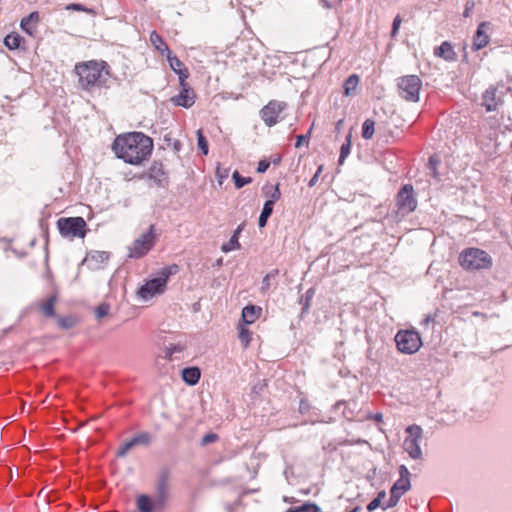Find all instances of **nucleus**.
Masks as SVG:
<instances>
[{
	"instance_id": "1",
	"label": "nucleus",
	"mask_w": 512,
	"mask_h": 512,
	"mask_svg": "<svg viewBox=\"0 0 512 512\" xmlns=\"http://www.w3.org/2000/svg\"><path fill=\"white\" fill-rule=\"evenodd\" d=\"M112 151L125 163L139 166L150 158L153 140L142 132L123 133L115 137Z\"/></svg>"
},
{
	"instance_id": "2",
	"label": "nucleus",
	"mask_w": 512,
	"mask_h": 512,
	"mask_svg": "<svg viewBox=\"0 0 512 512\" xmlns=\"http://www.w3.org/2000/svg\"><path fill=\"white\" fill-rule=\"evenodd\" d=\"M178 270L179 267L176 264L165 266L158 272L157 277L147 280L138 289L137 296L143 301H148L155 296L163 294L166 290L169 277L176 274Z\"/></svg>"
},
{
	"instance_id": "3",
	"label": "nucleus",
	"mask_w": 512,
	"mask_h": 512,
	"mask_svg": "<svg viewBox=\"0 0 512 512\" xmlns=\"http://www.w3.org/2000/svg\"><path fill=\"white\" fill-rule=\"evenodd\" d=\"M104 61H84L75 65V72L79 77V84L83 89L89 90L101 83L106 68Z\"/></svg>"
},
{
	"instance_id": "4",
	"label": "nucleus",
	"mask_w": 512,
	"mask_h": 512,
	"mask_svg": "<svg viewBox=\"0 0 512 512\" xmlns=\"http://www.w3.org/2000/svg\"><path fill=\"white\" fill-rule=\"evenodd\" d=\"M458 262L464 270L470 272L489 270L493 266V258L486 251L474 247L462 250Z\"/></svg>"
},
{
	"instance_id": "5",
	"label": "nucleus",
	"mask_w": 512,
	"mask_h": 512,
	"mask_svg": "<svg viewBox=\"0 0 512 512\" xmlns=\"http://www.w3.org/2000/svg\"><path fill=\"white\" fill-rule=\"evenodd\" d=\"M399 479L390 489V498L386 504L382 506L383 510L395 507L400 498L411 489V473L405 465L398 468Z\"/></svg>"
},
{
	"instance_id": "6",
	"label": "nucleus",
	"mask_w": 512,
	"mask_h": 512,
	"mask_svg": "<svg viewBox=\"0 0 512 512\" xmlns=\"http://www.w3.org/2000/svg\"><path fill=\"white\" fill-rule=\"evenodd\" d=\"M57 228L62 237L68 239L84 238L87 224L82 217H61L57 220Z\"/></svg>"
},
{
	"instance_id": "7",
	"label": "nucleus",
	"mask_w": 512,
	"mask_h": 512,
	"mask_svg": "<svg viewBox=\"0 0 512 512\" xmlns=\"http://www.w3.org/2000/svg\"><path fill=\"white\" fill-rule=\"evenodd\" d=\"M397 349L403 354H414L422 346L420 334L413 329L399 330L395 335Z\"/></svg>"
},
{
	"instance_id": "8",
	"label": "nucleus",
	"mask_w": 512,
	"mask_h": 512,
	"mask_svg": "<svg viewBox=\"0 0 512 512\" xmlns=\"http://www.w3.org/2000/svg\"><path fill=\"white\" fill-rule=\"evenodd\" d=\"M156 233L154 225H151L147 232L141 234L128 247V257L139 259L145 256L154 246Z\"/></svg>"
},
{
	"instance_id": "9",
	"label": "nucleus",
	"mask_w": 512,
	"mask_h": 512,
	"mask_svg": "<svg viewBox=\"0 0 512 512\" xmlns=\"http://www.w3.org/2000/svg\"><path fill=\"white\" fill-rule=\"evenodd\" d=\"M399 95L406 101L417 102L422 87V81L417 75H406L398 79Z\"/></svg>"
},
{
	"instance_id": "10",
	"label": "nucleus",
	"mask_w": 512,
	"mask_h": 512,
	"mask_svg": "<svg viewBox=\"0 0 512 512\" xmlns=\"http://www.w3.org/2000/svg\"><path fill=\"white\" fill-rule=\"evenodd\" d=\"M407 437L403 442L404 450L413 459H419L422 456V451L419 441L422 438V428L418 425H410L406 428Z\"/></svg>"
},
{
	"instance_id": "11",
	"label": "nucleus",
	"mask_w": 512,
	"mask_h": 512,
	"mask_svg": "<svg viewBox=\"0 0 512 512\" xmlns=\"http://www.w3.org/2000/svg\"><path fill=\"white\" fill-rule=\"evenodd\" d=\"M171 477L168 470H162L156 482L155 507L164 508L170 498Z\"/></svg>"
},
{
	"instance_id": "12",
	"label": "nucleus",
	"mask_w": 512,
	"mask_h": 512,
	"mask_svg": "<svg viewBox=\"0 0 512 512\" xmlns=\"http://www.w3.org/2000/svg\"><path fill=\"white\" fill-rule=\"evenodd\" d=\"M285 108V102L271 100L260 110V117L268 127H272L278 123L279 116Z\"/></svg>"
},
{
	"instance_id": "13",
	"label": "nucleus",
	"mask_w": 512,
	"mask_h": 512,
	"mask_svg": "<svg viewBox=\"0 0 512 512\" xmlns=\"http://www.w3.org/2000/svg\"><path fill=\"white\" fill-rule=\"evenodd\" d=\"M503 91L498 86H490L482 95V106L487 112L496 111L503 104Z\"/></svg>"
},
{
	"instance_id": "14",
	"label": "nucleus",
	"mask_w": 512,
	"mask_h": 512,
	"mask_svg": "<svg viewBox=\"0 0 512 512\" xmlns=\"http://www.w3.org/2000/svg\"><path fill=\"white\" fill-rule=\"evenodd\" d=\"M397 206L399 210L407 213L413 212L417 207V200L414 197V189L410 184H406L397 194Z\"/></svg>"
},
{
	"instance_id": "15",
	"label": "nucleus",
	"mask_w": 512,
	"mask_h": 512,
	"mask_svg": "<svg viewBox=\"0 0 512 512\" xmlns=\"http://www.w3.org/2000/svg\"><path fill=\"white\" fill-rule=\"evenodd\" d=\"M180 85V92L176 96L172 97V102L176 106H181L184 108H190L195 103V92L190 87V85L186 81L179 82Z\"/></svg>"
},
{
	"instance_id": "16",
	"label": "nucleus",
	"mask_w": 512,
	"mask_h": 512,
	"mask_svg": "<svg viewBox=\"0 0 512 512\" xmlns=\"http://www.w3.org/2000/svg\"><path fill=\"white\" fill-rule=\"evenodd\" d=\"M488 26H489V23H487V22H482L479 24L477 31L475 33V36H474V40H473V45H472L473 50L477 51V50H480L488 45V43L490 41V37L487 34Z\"/></svg>"
},
{
	"instance_id": "17",
	"label": "nucleus",
	"mask_w": 512,
	"mask_h": 512,
	"mask_svg": "<svg viewBox=\"0 0 512 512\" xmlns=\"http://www.w3.org/2000/svg\"><path fill=\"white\" fill-rule=\"evenodd\" d=\"M57 296L55 294L50 295L46 299L38 302L37 308L39 312L46 318L55 317V307L57 304Z\"/></svg>"
},
{
	"instance_id": "18",
	"label": "nucleus",
	"mask_w": 512,
	"mask_h": 512,
	"mask_svg": "<svg viewBox=\"0 0 512 512\" xmlns=\"http://www.w3.org/2000/svg\"><path fill=\"white\" fill-rule=\"evenodd\" d=\"M167 59L171 69L178 75L179 82L186 81L189 77V71L184 63L176 56H172L171 52L167 55Z\"/></svg>"
},
{
	"instance_id": "19",
	"label": "nucleus",
	"mask_w": 512,
	"mask_h": 512,
	"mask_svg": "<svg viewBox=\"0 0 512 512\" xmlns=\"http://www.w3.org/2000/svg\"><path fill=\"white\" fill-rule=\"evenodd\" d=\"M434 55L449 62L454 61L457 58L454 47L449 41H444L440 46L435 47Z\"/></svg>"
},
{
	"instance_id": "20",
	"label": "nucleus",
	"mask_w": 512,
	"mask_h": 512,
	"mask_svg": "<svg viewBox=\"0 0 512 512\" xmlns=\"http://www.w3.org/2000/svg\"><path fill=\"white\" fill-rule=\"evenodd\" d=\"M40 17L38 12H32L27 17L21 20V28L28 35L34 36L37 32V26L39 23Z\"/></svg>"
},
{
	"instance_id": "21",
	"label": "nucleus",
	"mask_w": 512,
	"mask_h": 512,
	"mask_svg": "<svg viewBox=\"0 0 512 512\" xmlns=\"http://www.w3.org/2000/svg\"><path fill=\"white\" fill-rule=\"evenodd\" d=\"M262 308L255 305L245 306L242 310L241 319L244 324H253L261 316Z\"/></svg>"
},
{
	"instance_id": "22",
	"label": "nucleus",
	"mask_w": 512,
	"mask_h": 512,
	"mask_svg": "<svg viewBox=\"0 0 512 512\" xmlns=\"http://www.w3.org/2000/svg\"><path fill=\"white\" fill-rule=\"evenodd\" d=\"M201 377V371L198 367H187L182 370V379L188 385H196Z\"/></svg>"
},
{
	"instance_id": "23",
	"label": "nucleus",
	"mask_w": 512,
	"mask_h": 512,
	"mask_svg": "<svg viewBox=\"0 0 512 512\" xmlns=\"http://www.w3.org/2000/svg\"><path fill=\"white\" fill-rule=\"evenodd\" d=\"M150 42L154 46V48L156 50H158L159 52H161L162 54H164L166 52L167 55H168L171 52L169 50L168 45L166 44V42L162 38V36H160L156 31H152L151 32V34H150Z\"/></svg>"
},
{
	"instance_id": "24",
	"label": "nucleus",
	"mask_w": 512,
	"mask_h": 512,
	"mask_svg": "<svg viewBox=\"0 0 512 512\" xmlns=\"http://www.w3.org/2000/svg\"><path fill=\"white\" fill-rule=\"evenodd\" d=\"M359 76L357 74H352L350 75L345 83H344V86H343V89H344V95L345 96H351V95H354L356 90H357V87L359 85Z\"/></svg>"
},
{
	"instance_id": "25",
	"label": "nucleus",
	"mask_w": 512,
	"mask_h": 512,
	"mask_svg": "<svg viewBox=\"0 0 512 512\" xmlns=\"http://www.w3.org/2000/svg\"><path fill=\"white\" fill-rule=\"evenodd\" d=\"M137 508L140 512H152L153 509H158L155 507L154 500L145 494L137 498Z\"/></svg>"
},
{
	"instance_id": "26",
	"label": "nucleus",
	"mask_w": 512,
	"mask_h": 512,
	"mask_svg": "<svg viewBox=\"0 0 512 512\" xmlns=\"http://www.w3.org/2000/svg\"><path fill=\"white\" fill-rule=\"evenodd\" d=\"M241 226H239L231 236L230 240L227 243H224L221 247V250L225 253L230 252L235 249H240L239 243V234L241 232Z\"/></svg>"
},
{
	"instance_id": "27",
	"label": "nucleus",
	"mask_w": 512,
	"mask_h": 512,
	"mask_svg": "<svg viewBox=\"0 0 512 512\" xmlns=\"http://www.w3.org/2000/svg\"><path fill=\"white\" fill-rule=\"evenodd\" d=\"M279 186V183H277L276 185H265L263 187V193L268 197L267 201L276 202L280 199L281 192Z\"/></svg>"
},
{
	"instance_id": "28",
	"label": "nucleus",
	"mask_w": 512,
	"mask_h": 512,
	"mask_svg": "<svg viewBox=\"0 0 512 512\" xmlns=\"http://www.w3.org/2000/svg\"><path fill=\"white\" fill-rule=\"evenodd\" d=\"M22 41L23 38L16 32L10 33L4 38V44L10 50L18 49Z\"/></svg>"
},
{
	"instance_id": "29",
	"label": "nucleus",
	"mask_w": 512,
	"mask_h": 512,
	"mask_svg": "<svg viewBox=\"0 0 512 512\" xmlns=\"http://www.w3.org/2000/svg\"><path fill=\"white\" fill-rule=\"evenodd\" d=\"M238 338L244 348H247L252 340L251 331L246 328L243 324L238 325Z\"/></svg>"
},
{
	"instance_id": "30",
	"label": "nucleus",
	"mask_w": 512,
	"mask_h": 512,
	"mask_svg": "<svg viewBox=\"0 0 512 512\" xmlns=\"http://www.w3.org/2000/svg\"><path fill=\"white\" fill-rule=\"evenodd\" d=\"M375 133V122L371 119H366L362 125V137L366 140L373 138Z\"/></svg>"
},
{
	"instance_id": "31",
	"label": "nucleus",
	"mask_w": 512,
	"mask_h": 512,
	"mask_svg": "<svg viewBox=\"0 0 512 512\" xmlns=\"http://www.w3.org/2000/svg\"><path fill=\"white\" fill-rule=\"evenodd\" d=\"M286 512H321V510L317 504L307 502L301 506L289 508Z\"/></svg>"
},
{
	"instance_id": "32",
	"label": "nucleus",
	"mask_w": 512,
	"mask_h": 512,
	"mask_svg": "<svg viewBox=\"0 0 512 512\" xmlns=\"http://www.w3.org/2000/svg\"><path fill=\"white\" fill-rule=\"evenodd\" d=\"M57 323L61 329H71L77 324V318L73 315L58 317Z\"/></svg>"
},
{
	"instance_id": "33",
	"label": "nucleus",
	"mask_w": 512,
	"mask_h": 512,
	"mask_svg": "<svg viewBox=\"0 0 512 512\" xmlns=\"http://www.w3.org/2000/svg\"><path fill=\"white\" fill-rule=\"evenodd\" d=\"M351 149V134H348L346 141L342 144L340 150L339 163L343 164L345 158L349 155Z\"/></svg>"
},
{
	"instance_id": "34",
	"label": "nucleus",
	"mask_w": 512,
	"mask_h": 512,
	"mask_svg": "<svg viewBox=\"0 0 512 512\" xmlns=\"http://www.w3.org/2000/svg\"><path fill=\"white\" fill-rule=\"evenodd\" d=\"M232 179L234 180L235 187L237 189L242 188L243 186L250 184L252 182L251 177H242L238 171H234L232 174Z\"/></svg>"
},
{
	"instance_id": "35",
	"label": "nucleus",
	"mask_w": 512,
	"mask_h": 512,
	"mask_svg": "<svg viewBox=\"0 0 512 512\" xmlns=\"http://www.w3.org/2000/svg\"><path fill=\"white\" fill-rule=\"evenodd\" d=\"M134 446L148 445L151 441V435L148 432H141L132 438Z\"/></svg>"
},
{
	"instance_id": "36",
	"label": "nucleus",
	"mask_w": 512,
	"mask_h": 512,
	"mask_svg": "<svg viewBox=\"0 0 512 512\" xmlns=\"http://www.w3.org/2000/svg\"><path fill=\"white\" fill-rule=\"evenodd\" d=\"M386 497V492L384 490L378 492L377 497L373 499L368 505L367 510L369 512L374 511L381 505V501Z\"/></svg>"
},
{
	"instance_id": "37",
	"label": "nucleus",
	"mask_w": 512,
	"mask_h": 512,
	"mask_svg": "<svg viewBox=\"0 0 512 512\" xmlns=\"http://www.w3.org/2000/svg\"><path fill=\"white\" fill-rule=\"evenodd\" d=\"M197 144H198V148L202 151V153L204 155H207L208 154V142L201 130L197 131Z\"/></svg>"
},
{
	"instance_id": "38",
	"label": "nucleus",
	"mask_w": 512,
	"mask_h": 512,
	"mask_svg": "<svg viewBox=\"0 0 512 512\" xmlns=\"http://www.w3.org/2000/svg\"><path fill=\"white\" fill-rule=\"evenodd\" d=\"M110 305L108 303H101L95 308V316L97 319H101L109 314Z\"/></svg>"
},
{
	"instance_id": "39",
	"label": "nucleus",
	"mask_w": 512,
	"mask_h": 512,
	"mask_svg": "<svg viewBox=\"0 0 512 512\" xmlns=\"http://www.w3.org/2000/svg\"><path fill=\"white\" fill-rule=\"evenodd\" d=\"M134 447V443H133V440L130 439L126 442H124L123 444H121L118 448V451H117V456L118 457H124L130 449H132Z\"/></svg>"
},
{
	"instance_id": "40",
	"label": "nucleus",
	"mask_w": 512,
	"mask_h": 512,
	"mask_svg": "<svg viewBox=\"0 0 512 512\" xmlns=\"http://www.w3.org/2000/svg\"><path fill=\"white\" fill-rule=\"evenodd\" d=\"M228 174H229L228 169H226V168L222 169L220 167L217 168L216 177L218 179V183L220 186L223 184L224 179H226L228 177Z\"/></svg>"
},
{
	"instance_id": "41",
	"label": "nucleus",
	"mask_w": 512,
	"mask_h": 512,
	"mask_svg": "<svg viewBox=\"0 0 512 512\" xmlns=\"http://www.w3.org/2000/svg\"><path fill=\"white\" fill-rule=\"evenodd\" d=\"M401 23H402V18L400 15H397L394 20H393V24H392V30H391V36L392 37H395L399 31V28L401 26Z\"/></svg>"
},
{
	"instance_id": "42",
	"label": "nucleus",
	"mask_w": 512,
	"mask_h": 512,
	"mask_svg": "<svg viewBox=\"0 0 512 512\" xmlns=\"http://www.w3.org/2000/svg\"><path fill=\"white\" fill-rule=\"evenodd\" d=\"M66 10H75V11H82L89 13L91 10L84 7L82 4L79 3H70L66 6Z\"/></svg>"
},
{
	"instance_id": "43",
	"label": "nucleus",
	"mask_w": 512,
	"mask_h": 512,
	"mask_svg": "<svg viewBox=\"0 0 512 512\" xmlns=\"http://www.w3.org/2000/svg\"><path fill=\"white\" fill-rule=\"evenodd\" d=\"M274 204L275 202L266 201L263 205L261 213L265 214V216L268 215L270 217L273 212Z\"/></svg>"
},
{
	"instance_id": "44",
	"label": "nucleus",
	"mask_w": 512,
	"mask_h": 512,
	"mask_svg": "<svg viewBox=\"0 0 512 512\" xmlns=\"http://www.w3.org/2000/svg\"><path fill=\"white\" fill-rule=\"evenodd\" d=\"M218 440V435L215 434V433H209V434H206L203 438H202V445H207L209 443H213L215 441Z\"/></svg>"
},
{
	"instance_id": "45",
	"label": "nucleus",
	"mask_w": 512,
	"mask_h": 512,
	"mask_svg": "<svg viewBox=\"0 0 512 512\" xmlns=\"http://www.w3.org/2000/svg\"><path fill=\"white\" fill-rule=\"evenodd\" d=\"M323 171V165H320L316 171V173L314 174V176L310 179L309 181V187H313L316 185L317 181H318V178L320 176V174L322 173Z\"/></svg>"
},
{
	"instance_id": "46",
	"label": "nucleus",
	"mask_w": 512,
	"mask_h": 512,
	"mask_svg": "<svg viewBox=\"0 0 512 512\" xmlns=\"http://www.w3.org/2000/svg\"><path fill=\"white\" fill-rule=\"evenodd\" d=\"M270 166V162L263 159V160H260L259 163H258V167H257V172L258 173H264L267 171V169L269 168Z\"/></svg>"
},
{
	"instance_id": "47",
	"label": "nucleus",
	"mask_w": 512,
	"mask_h": 512,
	"mask_svg": "<svg viewBox=\"0 0 512 512\" xmlns=\"http://www.w3.org/2000/svg\"><path fill=\"white\" fill-rule=\"evenodd\" d=\"M91 257L100 261H106L108 260L109 255L106 252L96 251L91 255Z\"/></svg>"
},
{
	"instance_id": "48",
	"label": "nucleus",
	"mask_w": 512,
	"mask_h": 512,
	"mask_svg": "<svg viewBox=\"0 0 512 512\" xmlns=\"http://www.w3.org/2000/svg\"><path fill=\"white\" fill-rule=\"evenodd\" d=\"M474 6H475V3L473 1H468L465 5V10L463 12V16L469 17Z\"/></svg>"
},
{
	"instance_id": "49",
	"label": "nucleus",
	"mask_w": 512,
	"mask_h": 512,
	"mask_svg": "<svg viewBox=\"0 0 512 512\" xmlns=\"http://www.w3.org/2000/svg\"><path fill=\"white\" fill-rule=\"evenodd\" d=\"M268 218H269L268 215L265 216V214L261 213L260 216H259V220H258L259 227L262 228V227L266 226Z\"/></svg>"
},
{
	"instance_id": "50",
	"label": "nucleus",
	"mask_w": 512,
	"mask_h": 512,
	"mask_svg": "<svg viewBox=\"0 0 512 512\" xmlns=\"http://www.w3.org/2000/svg\"><path fill=\"white\" fill-rule=\"evenodd\" d=\"M268 218H269L268 215L265 216V214L261 213L260 216H259V220H258L259 227L262 228V227L266 226Z\"/></svg>"
},
{
	"instance_id": "51",
	"label": "nucleus",
	"mask_w": 512,
	"mask_h": 512,
	"mask_svg": "<svg viewBox=\"0 0 512 512\" xmlns=\"http://www.w3.org/2000/svg\"><path fill=\"white\" fill-rule=\"evenodd\" d=\"M271 274H267L264 278H263V281H262V289L263 290H267L269 289L270 287V282H269V278H270Z\"/></svg>"
},
{
	"instance_id": "52",
	"label": "nucleus",
	"mask_w": 512,
	"mask_h": 512,
	"mask_svg": "<svg viewBox=\"0 0 512 512\" xmlns=\"http://www.w3.org/2000/svg\"><path fill=\"white\" fill-rule=\"evenodd\" d=\"M306 139H307V136H305V135H299V136H297V141H296L295 147H296V148H299V147L301 146L302 142H303L304 140H306Z\"/></svg>"
},
{
	"instance_id": "53",
	"label": "nucleus",
	"mask_w": 512,
	"mask_h": 512,
	"mask_svg": "<svg viewBox=\"0 0 512 512\" xmlns=\"http://www.w3.org/2000/svg\"><path fill=\"white\" fill-rule=\"evenodd\" d=\"M343 124V120H339L337 123H336V130H339L341 125Z\"/></svg>"
},
{
	"instance_id": "54",
	"label": "nucleus",
	"mask_w": 512,
	"mask_h": 512,
	"mask_svg": "<svg viewBox=\"0 0 512 512\" xmlns=\"http://www.w3.org/2000/svg\"><path fill=\"white\" fill-rule=\"evenodd\" d=\"M374 418H375V420H377V421H381V420H382V414L378 413V414H376V415H375V417H374Z\"/></svg>"
},
{
	"instance_id": "55",
	"label": "nucleus",
	"mask_w": 512,
	"mask_h": 512,
	"mask_svg": "<svg viewBox=\"0 0 512 512\" xmlns=\"http://www.w3.org/2000/svg\"><path fill=\"white\" fill-rule=\"evenodd\" d=\"M429 162H430L431 165H435L436 164V162L434 161L433 157L430 158Z\"/></svg>"
},
{
	"instance_id": "56",
	"label": "nucleus",
	"mask_w": 512,
	"mask_h": 512,
	"mask_svg": "<svg viewBox=\"0 0 512 512\" xmlns=\"http://www.w3.org/2000/svg\"><path fill=\"white\" fill-rule=\"evenodd\" d=\"M5 334H6V331H5V330H3V331L1 332V334H0V339H1L2 337H4V336H5Z\"/></svg>"
},
{
	"instance_id": "57",
	"label": "nucleus",
	"mask_w": 512,
	"mask_h": 512,
	"mask_svg": "<svg viewBox=\"0 0 512 512\" xmlns=\"http://www.w3.org/2000/svg\"><path fill=\"white\" fill-rule=\"evenodd\" d=\"M280 162V158L274 159L273 163L278 164Z\"/></svg>"
}]
</instances>
